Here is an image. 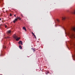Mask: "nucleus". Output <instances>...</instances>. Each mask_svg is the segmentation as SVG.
Segmentation results:
<instances>
[{"instance_id": "obj_16", "label": "nucleus", "mask_w": 75, "mask_h": 75, "mask_svg": "<svg viewBox=\"0 0 75 75\" xmlns=\"http://www.w3.org/2000/svg\"><path fill=\"white\" fill-rule=\"evenodd\" d=\"M22 17H23V15H21Z\"/></svg>"}, {"instance_id": "obj_15", "label": "nucleus", "mask_w": 75, "mask_h": 75, "mask_svg": "<svg viewBox=\"0 0 75 75\" xmlns=\"http://www.w3.org/2000/svg\"><path fill=\"white\" fill-rule=\"evenodd\" d=\"M5 28H7V26L6 25H5Z\"/></svg>"}, {"instance_id": "obj_11", "label": "nucleus", "mask_w": 75, "mask_h": 75, "mask_svg": "<svg viewBox=\"0 0 75 75\" xmlns=\"http://www.w3.org/2000/svg\"><path fill=\"white\" fill-rule=\"evenodd\" d=\"M72 37H73V35L71 36V38H72Z\"/></svg>"}, {"instance_id": "obj_9", "label": "nucleus", "mask_w": 75, "mask_h": 75, "mask_svg": "<svg viewBox=\"0 0 75 75\" xmlns=\"http://www.w3.org/2000/svg\"><path fill=\"white\" fill-rule=\"evenodd\" d=\"M17 19H19V20H21V18H20V17H18Z\"/></svg>"}, {"instance_id": "obj_12", "label": "nucleus", "mask_w": 75, "mask_h": 75, "mask_svg": "<svg viewBox=\"0 0 75 75\" xmlns=\"http://www.w3.org/2000/svg\"><path fill=\"white\" fill-rule=\"evenodd\" d=\"M12 16V15H11V14H10V16Z\"/></svg>"}, {"instance_id": "obj_5", "label": "nucleus", "mask_w": 75, "mask_h": 75, "mask_svg": "<svg viewBox=\"0 0 75 75\" xmlns=\"http://www.w3.org/2000/svg\"><path fill=\"white\" fill-rule=\"evenodd\" d=\"M11 32V30H9V31H7V33H8V34H10V33Z\"/></svg>"}, {"instance_id": "obj_7", "label": "nucleus", "mask_w": 75, "mask_h": 75, "mask_svg": "<svg viewBox=\"0 0 75 75\" xmlns=\"http://www.w3.org/2000/svg\"><path fill=\"white\" fill-rule=\"evenodd\" d=\"M62 20H65V17H62Z\"/></svg>"}, {"instance_id": "obj_4", "label": "nucleus", "mask_w": 75, "mask_h": 75, "mask_svg": "<svg viewBox=\"0 0 75 75\" xmlns=\"http://www.w3.org/2000/svg\"><path fill=\"white\" fill-rule=\"evenodd\" d=\"M23 30H24L25 31H27V30H26V29L25 28V27H23Z\"/></svg>"}, {"instance_id": "obj_3", "label": "nucleus", "mask_w": 75, "mask_h": 75, "mask_svg": "<svg viewBox=\"0 0 75 75\" xmlns=\"http://www.w3.org/2000/svg\"><path fill=\"white\" fill-rule=\"evenodd\" d=\"M18 19L17 18H16L15 19V20L13 21V23H15L16 21H17Z\"/></svg>"}, {"instance_id": "obj_18", "label": "nucleus", "mask_w": 75, "mask_h": 75, "mask_svg": "<svg viewBox=\"0 0 75 75\" xmlns=\"http://www.w3.org/2000/svg\"><path fill=\"white\" fill-rule=\"evenodd\" d=\"M74 38H75V37H74Z\"/></svg>"}, {"instance_id": "obj_13", "label": "nucleus", "mask_w": 75, "mask_h": 75, "mask_svg": "<svg viewBox=\"0 0 75 75\" xmlns=\"http://www.w3.org/2000/svg\"><path fill=\"white\" fill-rule=\"evenodd\" d=\"M32 33L33 35H34V33H33V32H32Z\"/></svg>"}, {"instance_id": "obj_1", "label": "nucleus", "mask_w": 75, "mask_h": 75, "mask_svg": "<svg viewBox=\"0 0 75 75\" xmlns=\"http://www.w3.org/2000/svg\"><path fill=\"white\" fill-rule=\"evenodd\" d=\"M13 38L16 39V41H18L20 39V38H18L17 36L16 35H13Z\"/></svg>"}, {"instance_id": "obj_17", "label": "nucleus", "mask_w": 75, "mask_h": 75, "mask_svg": "<svg viewBox=\"0 0 75 75\" xmlns=\"http://www.w3.org/2000/svg\"><path fill=\"white\" fill-rule=\"evenodd\" d=\"M0 20H1V18H0Z\"/></svg>"}, {"instance_id": "obj_6", "label": "nucleus", "mask_w": 75, "mask_h": 75, "mask_svg": "<svg viewBox=\"0 0 75 75\" xmlns=\"http://www.w3.org/2000/svg\"><path fill=\"white\" fill-rule=\"evenodd\" d=\"M19 48H20V49H21H21H22V47H21V45H19Z\"/></svg>"}, {"instance_id": "obj_2", "label": "nucleus", "mask_w": 75, "mask_h": 75, "mask_svg": "<svg viewBox=\"0 0 75 75\" xmlns=\"http://www.w3.org/2000/svg\"><path fill=\"white\" fill-rule=\"evenodd\" d=\"M18 44L19 45H20L21 44L23 45V42L21 41H20L18 42Z\"/></svg>"}, {"instance_id": "obj_8", "label": "nucleus", "mask_w": 75, "mask_h": 75, "mask_svg": "<svg viewBox=\"0 0 75 75\" xmlns=\"http://www.w3.org/2000/svg\"><path fill=\"white\" fill-rule=\"evenodd\" d=\"M73 30L75 32V28H73Z\"/></svg>"}, {"instance_id": "obj_10", "label": "nucleus", "mask_w": 75, "mask_h": 75, "mask_svg": "<svg viewBox=\"0 0 75 75\" xmlns=\"http://www.w3.org/2000/svg\"><path fill=\"white\" fill-rule=\"evenodd\" d=\"M33 35L34 37H35V38H36V36H35V35Z\"/></svg>"}, {"instance_id": "obj_14", "label": "nucleus", "mask_w": 75, "mask_h": 75, "mask_svg": "<svg viewBox=\"0 0 75 75\" xmlns=\"http://www.w3.org/2000/svg\"><path fill=\"white\" fill-rule=\"evenodd\" d=\"M14 16H15V17H16V15H14Z\"/></svg>"}]
</instances>
